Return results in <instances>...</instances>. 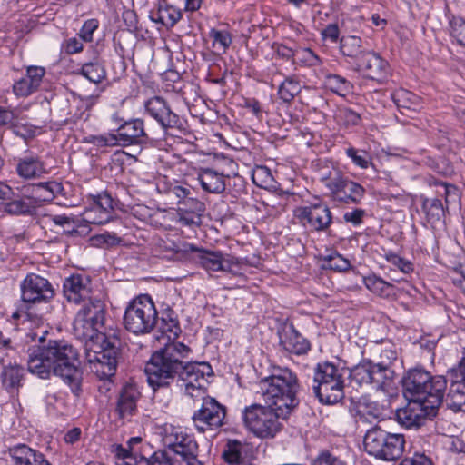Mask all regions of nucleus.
<instances>
[{
	"mask_svg": "<svg viewBox=\"0 0 465 465\" xmlns=\"http://www.w3.org/2000/svg\"><path fill=\"white\" fill-rule=\"evenodd\" d=\"M104 316V303L90 300L78 310L73 323L74 336L85 341L86 359L101 379L114 375L121 345L116 331H102Z\"/></svg>",
	"mask_w": 465,
	"mask_h": 465,
	"instance_id": "obj_1",
	"label": "nucleus"
},
{
	"mask_svg": "<svg viewBox=\"0 0 465 465\" xmlns=\"http://www.w3.org/2000/svg\"><path fill=\"white\" fill-rule=\"evenodd\" d=\"M27 369L41 379H49L52 374L60 377L74 395L81 391L83 372L79 352L64 340H50L46 344L31 349Z\"/></svg>",
	"mask_w": 465,
	"mask_h": 465,
	"instance_id": "obj_2",
	"label": "nucleus"
},
{
	"mask_svg": "<svg viewBox=\"0 0 465 465\" xmlns=\"http://www.w3.org/2000/svg\"><path fill=\"white\" fill-rule=\"evenodd\" d=\"M168 452L154 453L150 459L136 458L121 446H114L113 452L118 465H202L196 457L197 443L181 429H173L164 438Z\"/></svg>",
	"mask_w": 465,
	"mask_h": 465,
	"instance_id": "obj_3",
	"label": "nucleus"
},
{
	"mask_svg": "<svg viewBox=\"0 0 465 465\" xmlns=\"http://www.w3.org/2000/svg\"><path fill=\"white\" fill-rule=\"evenodd\" d=\"M300 384L294 372L289 369H277L259 382L258 393L264 403L281 415H290L299 405Z\"/></svg>",
	"mask_w": 465,
	"mask_h": 465,
	"instance_id": "obj_4",
	"label": "nucleus"
},
{
	"mask_svg": "<svg viewBox=\"0 0 465 465\" xmlns=\"http://www.w3.org/2000/svg\"><path fill=\"white\" fill-rule=\"evenodd\" d=\"M190 352L191 349L182 342L164 343L146 363L144 371L149 386L154 391L168 387L183 369V360Z\"/></svg>",
	"mask_w": 465,
	"mask_h": 465,
	"instance_id": "obj_5",
	"label": "nucleus"
},
{
	"mask_svg": "<svg viewBox=\"0 0 465 465\" xmlns=\"http://www.w3.org/2000/svg\"><path fill=\"white\" fill-rule=\"evenodd\" d=\"M403 395L408 401H415L434 409L444 400L447 379L432 376L423 369H412L402 379Z\"/></svg>",
	"mask_w": 465,
	"mask_h": 465,
	"instance_id": "obj_6",
	"label": "nucleus"
},
{
	"mask_svg": "<svg viewBox=\"0 0 465 465\" xmlns=\"http://www.w3.org/2000/svg\"><path fill=\"white\" fill-rule=\"evenodd\" d=\"M343 371L324 361L314 369L312 391L322 404H336L344 398Z\"/></svg>",
	"mask_w": 465,
	"mask_h": 465,
	"instance_id": "obj_7",
	"label": "nucleus"
},
{
	"mask_svg": "<svg viewBox=\"0 0 465 465\" xmlns=\"http://www.w3.org/2000/svg\"><path fill=\"white\" fill-rule=\"evenodd\" d=\"M405 437L391 433L381 427H372L364 435V450L376 459L385 461L399 460L405 451Z\"/></svg>",
	"mask_w": 465,
	"mask_h": 465,
	"instance_id": "obj_8",
	"label": "nucleus"
},
{
	"mask_svg": "<svg viewBox=\"0 0 465 465\" xmlns=\"http://www.w3.org/2000/svg\"><path fill=\"white\" fill-rule=\"evenodd\" d=\"M289 415H281L280 411L269 405L252 404L244 409L242 418L245 426L257 437L273 438L282 428L281 420Z\"/></svg>",
	"mask_w": 465,
	"mask_h": 465,
	"instance_id": "obj_9",
	"label": "nucleus"
},
{
	"mask_svg": "<svg viewBox=\"0 0 465 465\" xmlns=\"http://www.w3.org/2000/svg\"><path fill=\"white\" fill-rule=\"evenodd\" d=\"M157 323V310L149 295L132 300L124 314V328L136 335L150 333Z\"/></svg>",
	"mask_w": 465,
	"mask_h": 465,
	"instance_id": "obj_10",
	"label": "nucleus"
},
{
	"mask_svg": "<svg viewBox=\"0 0 465 465\" xmlns=\"http://www.w3.org/2000/svg\"><path fill=\"white\" fill-rule=\"evenodd\" d=\"M394 374L384 360L379 363L363 360L351 370L350 376L359 385H371L376 391L390 394L394 387Z\"/></svg>",
	"mask_w": 465,
	"mask_h": 465,
	"instance_id": "obj_11",
	"label": "nucleus"
},
{
	"mask_svg": "<svg viewBox=\"0 0 465 465\" xmlns=\"http://www.w3.org/2000/svg\"><path fill=\"white\" fill-rule=\"evenodd\" d=\"M190 250L194 252L195 262L208 272H228L237 274L243 264L239 258L220 251L197 248L193 245L190 246Z\"/></svg>",
	"mask_w": 465,
	"mask_h": 465,
	"instance_id": "obj_12",
	"label": "nucleus"
},
{
	"mask_svg": "<svg viewBox=\"0 0 465 465\" xmlns=\"http://www.w3.org/2000/svg\"><path fill=\"white\" fill-rule=\"evenodd\" d=\"M213 372L212 367L206 362L183 363L178 375L184 386V392L192 398L203 397L205 393L207 376Z\"/></svg>",
	"mask_w": 465,
	"mask_h": 465,
	"instance_id": "obj_13",
	"label": "nucleus"
},
{
	"mask_svg": "<svg viewBox=\"0 0 465 465\" xmlns=\"http://www.w3.org/2000/svg\"><path fill=\"white\" fill-rule=\"evenodd\" d=\"M203 402L201 408L193 415V421L199 432L214 430L223 424L226 415V409L214 398L201 397Z\"/></svg>",
	"mask_w": 465,
	"mask_h": 465,
	"instance_id": "obj_14",
	"label": "nucleus"
},
{
	"mask_svg": "<svg viewBox=\"0 0 465 465\" xmlns=\"http://www.w3.org/2000/svg\"><path fill=\"white\" fill-rule=\"evenodd\" d=\"M322 180L335 201L358 203L364 195L365 190L361 184L344 178L337 171L331 176L324 177Z\"/></svg>",
	"mask_w": 465,
	"mask_h": 465,
	"instance_id": "obj_15",
	"label": "nucleus"
},
{
	"mask_svg": "<svg viewBox=\"0 0 465 465\" xmlns=\"http://www.w3.org/2000/svg\"><path fill=\"white\" fill-rule=\"evenodd\" d=\"M294 215L302 225L318 232L327 230L332 223L330 208L321 202L296 208Z\"/></svg>",
	"mask_w": 465,
	"mask_h": 465,
	"instance_id": "obj_16",
	"label": "nucleus"
},
{
	"mask_svg": "<svg viewBox=\"0 0 465 465\" xmlns=\"http://www.w3.org/2000/svg\"><path fill=\"white\" fill-rule=\"evenodd\" d=\"M83 220L92 224H104L114 216L113 198L106 193L91 195L82 213Z\"/></svg>",
	"mask_w": 465,
	"mask_h": 465,
	"instance_id": "obj_17",
	"label": "nucleus"
},
{
	"mask_svg": "<svg viewBox=\"0 0 465 465\" xmlns=\"http://www.w3.org/2000/svg\"><path fill=\"white\" fill-rule=\"evenodd\" d=\"M115 137L118 146L123 147L132 145L143 146L149 140V136L145 132L144 123L139 118L124 121L115 130Z\"/></svg>",
	"mask_w": 465,
	"mask_h": 465,
	"instance_id": "obj_18",
	"label": "nucleus"
},
{
	"mask_svg": "<svg viewBox=\"0 0 465 465\" xmlns=\"http://www.w3.org/2000/svg\"><path fill=\"white\" fill-rule=\"evenodd\" d=\"M22 300L25 302L47 301L54 295L49 282L35 273L28 274L21 282Z\"/></svg>",
	"mask_w": 465,
	"mask_h": 465,
	"instance_id": "obj_19",
	"label": "nucleus"
},
{
	"mask_svg": "<svg viewBox=\"0 0 465 465\" xmlns=\"http://www.w3.org/2000/svg\"><path fill=\"white\" fill-rule=\"evenodd\" d=\"M141 393L136 385L125 384L117 396L114 413L123 421H130L138 412L137 403Z\"/></svg>",
	"mask_w": 465,
	"mask_h": 465,
	"instance_id": "obj_20",
	"label": "nucleus"
},
{
	"mask_svg": "<svg viewBox=\"0 0 465 465\" xmlns=\"http://www.w3.org/2000/svg\"><path fill=\"white\" fill-rule=\"evenodd\" d=\"M357 67L365 75L378 82L386 80L390 74V66L379 54L367 50L362 57L358 61Z\"/></svg>",
	"mask_w": 465,
	"mask_h": 465,
	"instance_id": "obj_21",
	"label": "nucleus"
},
{
	"mask_svg": "<svg viewBox=\"0 0 465 465\" xmlns=\"http://www.w3.org/2000/svg\"><path fill=\"white\" fill-rule=\"evenodd\" d=\"M145 109L165 129L179 128L182 125L180 117L159 96L149 99L145 103Z\"/></svg>",
	"mask_w": 465,
	"mask_h": 465,
	"instance_id": "obj_22",
	"label": "nucleus"
},
{
	"mask_svg": "<svg viewBox=\"0 0 465 465\" xmlns=\"http://www.w3.org/2000/svg\"><path fill=\"white\" fill-rule=\"evenodd\" d=\"M64 292L66 299L74 303H86L96 299L92 298L89 279L81 274L72 275L64 281Z\"/></svg>",
	"mask_w": 465,
	"mask_h": 465,
	"instance_id": "obj_23",
	"label": "nucleus"
},
{
	"mask_svg": "<svg viewBox=\"0 0 465 465\" xmlns=\"http://www.w3.org/2000/svg\"><path fill=\"white\" fill-rule=\"evenodd\" d=\"M45 69L42 66L31 65L26 68V74L13 85L14 94L17 97H27L40 87Z\"/></svg>",
	"mask_w": 465,
	"mask_h": 465,
	"instance_id": "obj_24",
	"label": "nucleus"
},
{
	"mask_svg": "<svg viewBox=\"0 0 465 465\" xmlns=\"http://www.w3.org/2000/svg\"><path fill=\"white\" fill-rule=\"evenodd\" d=\"M427 405L415 401H409L408 404L397 410L395 419L397 422L407 429L419 428L425 420Z\"/></svg>",
	"mask_w": 465,
	"mask_h": 465,
	"instance_id": "obj_25",
	"label": "nucleus"
},
{
	"mask_svg": "<svg viewBox=\"0 0 465 465\" xmlns=\"http://www.w3.org/2000/svg\"><path fill=\"white\" fill-rule=\"evenodd\" d=\"M458 374L459 371L453 368L448 372L450 389L444 399L452 411H465V379H460Z\"/></svg>",
	"mask_w": 465,
	"mask_h": 465,
	"instance_id": "obj_26",
	"label": "nucleus"
},
{
	"mask_svg": "<svg viewBox=\"0 0 465 465\" xmlns=\"http://www.w3.org/2000/svg\"><path fill=\"white\" fill-rule=\"evenodd\" d=\"M13 465H51L40 451L25 444H18L7 450Z\"/></svg>",
	"mask_w": 465,
	"mask_h": 465,
	"instance_id": "obj_27",
	"label": "nucleus"
},
{
	"mask_svg": "<svg viewBox=\"0 0 465 465\" xmlns=\"http://www.w3.org/2000/svg\"><path fill=\"white\" fill-rule=\"evenodd\" d=\"M280 344L286 351L296 355L304 354L310 350L309 341L292 325L280 334Z\"/></svg>",
	"mask_w": 465,
	"mask_h": 465,
	"instance_id": "obj_28",
	"label": "nucleus"
},
{
	"mask_svg": "<svg viewBox=\"0 0 465 465\" xmlns=\"http://www.w3.org/2000/svg\"><path fill=\"white\" fill-rule=\"evenodd\" d=\"M0 364L2 366L0 377L3 386L6 390L18 387L23 377V369L15 361H13L12 357H9L8 353L7 358L0 357Z\"/></svg>",
	"mask_w": 465,
	"mask_h": 465,
	"instance_id": "obj_29",
	"label": "nucleus"
},
{
	"mask_svg": "<svg viewBox=\"0 0 465 465\" xmlns=\"http://www.w3.org/2000/svg\"><path fill=\"white\" fill-rule=\"evenodd\" d=\"M15 170L18 176L25 180L37 179L47 173L45 163L37 156L19 158Z\"/></svg>",
	"mask_w": 465,
	"mask_h": 465,
	"instance_id": "obj_30",
	"label": "nucleus"
},
{
	"mask_svg": "<svg viewBox=\"0 0 465 465\" xmlns=\"http://www.w3.org/2000/svg\"><path fill=\"white\" fill-rule=\"evenodd\" d=\"M25 190L30 194L35 205L39 202L53 200L57 194L62 193L63 185L61 183L50 181L25 187Z\"/></svg>",
	"mask_w": 465,
	"mask_h": 465,
	"instance_id": "obj_31",
	"label": "nucleus"
},
{
	"mask_svg": "<svg viewBox=\"0 0 465 465\" xmlns=\"http://www.w3.org/2000/svg\"><path fill=\"white\" fill-rule=\"evenodd\" d=\"M198 181L203 190L210 193H222L226 188L225 176L211 168L203 169L198 174Z\"/></svg>",
	"mask_w": 465,
	"mask_h": 465,
	"instance_id": "obj_32",
	"label": "nucleus"
},
{
	"mask_svg": "<svg viewBox=\"0 0 465 465\" xmlns=\"http://www.w3.org/2000/svg\"><path fill=\"white\" fill-rule=\"evenodd\" d=\"M182 17L181 11L165 2H161L155 11L151 13V19L166 27H173Z\"/></svg>",
	"mask_w": 465,
	"mask_h": 465,
	"instance_id": "obj_33",
	"label": "nucleus"
},
{
	"mask_svg": "<svg viewBox=\"0 0 465 465\" xmlns=\"http://www.w3.org/2000/svg\"><path fill=\"white\" fill-rule=\"evenodd\" d=\"M13 196H11V200H5L3 203V210L9 214L21 215L30 213L35 206L30 194L26 192L22 197L14 198Z\"/></svg>",
	"mask_w": 465,
	"mask_h": 465,
	"instance_id": "obj_34",
	"label": "nucleus"
},
{
	"mask_svg": "<svg viewBox=\"0 0 465 465\" xmlns=\"http://www.w3.org/2000/svg\"><path fill=\"white\" fill-rule=\"evenodd\" d=\"M340 51L342 55L359 61L364 53L367 52L362 47V41L356 35L342 36L340 41Z\"/></svg>",
	"mask_w": 465,
	"mask_h": 465,
	"instance_id": "obj_35",
	"label": "nucleus"
},
{
	"mask_svg": "<svg viewBox=\"0 0 465 465\" xmlns=\"http://www.w3.org/2000/svg\"><path fill=\"white\" fill-rule=\"evenodd\" d=\"M45 223H52L57 230H61L63 233L72 234L77 232V220L70 214H45ZM59 232V231H56Z\"/></svg>",
	"mask_w": 465,
	"mask_h": 465,
	"instance_id": "obj_36",
	"label": "nucleus"
},
{
	"mask_svg": "<svg viewBox=\"0 0 465 465\" xmlns=\"http://www.w3.org/2000/svg\"><path fill=\"white\" fill-rule=\"evenodd\" d=\"M158 331L162 334L164 343H175L173 341L178 337L181 329L176 319L168 315V318L163 316L157 317V323L155 325Z\"/></svg>",
	"mask_w": 465,
	"mask_h": 465,
	"instance_id": "obj_37",
	"label": "nucleus"
},
{
	"mask_svg": "<svg viewBox=\"0 0 465 465\" xmlns=\"http://www.w3.org/2000/svg\"><path fill=\"white\" fill-rule=\"evenodd\" d=\"M80 74L91 83L99 84L105 79L106 70L98 59H94V61L85 63L82 65Z\"/></svg>",
	"mask_w": 465,
	"mask_h": 465,
	"instance_id": "obj_38",
	"label": "nucleus"
},
{
	"mask_svg": "<svg viewBox=\"0 0 465 465\" xmlns=\"http://www.w3.org/2000/svg\"><path fill=\"white\" fill-rule=\"evenodd\" d=\"M449 34L453 43L465 47V18L460 15L450 17Z\"/></svg>",
	"mask_w": 465,
	"mask_h": 465,
	"instance_id": "obj_39",
	"label": "nucleus"
},
{
	"mask_svg": "<svg viewBox=\"0 0 465 465\" xmlns=\"http://www.w3.org/2000/svg\"><path fill=\"white\" fill-rule=\"evenodd\" d=\"M391 99L398 108L416 110L419 105V97L405 89L393 92Z\"/></svg>",
	"mask_w": 465,
	"mask_h": 465,
	"instance_id": "obj_40",
	"label": "nucleus"
},
{
	"mask_svg": "<svg viewBox=\"0 0 465 465\" xmlns=\"http://www.w3.org/2000/svg\"><path fill=\"white\" fill-rule=\"evenodd\" d=\"M300 83L294 77H286L278 88V96L284 103L292 102L300 93Z\"/></svg>",
	"mask_w": 465,
	"mask_h": 465,
	"instance_id": "obj_41",
	"label": "nucleus"
},
{
	"mask_svg": "<svg viewBox=\"0 0 465 465\" xmlns=\"http://www.w3.org/2000/svg\"><path fill=\"white\" fill-rule=\"evenodd\" d=\"M326 86L333 93L345 96L351 91V83L344 77L338 74H330L325 79Z\"/></svg>",
	"mask_w": 465,
	"mask_h": 465,
	"instance_id": "obj_42",
	"label": "nucleus"
},
{
	"mask_svg": "<svg viewBox=\"0 0 465 465\" xmlns=\"http://www.w3.org/2000/svg\"><path fill=\"white\" fill-rule=\"evenodd\" d=\"M363 282L368 290L379 296L389 295L391 285L376 275L364 277Z\"/></svg>",
	"mask_w": 465,
	"mask_h": 465,
	"instance_id": "obj_43",
	"label": "nucleus"
},
{
	"mask_svg": "<svg viewBox=\"0 0 465 465\" xmlns=\"http://www.w3.org/2000/svg\"><path fill=\"white\" fill-rule=\"evenodd\" d=\"M323 268L336 272H345L351 267L350 262L338 252H332L323 258Z\"/></svg>",
	"mask_w": 465,
	"mask_h": 465,
	"instance_id": "obj_44",
	"label": "nucleus"
},
{
	"mask_svg": "<svg viewBox=\"0 0 465 465\" xmlns=\"http://www.w3.org/2000/svg\"><path fill=\"white\" fill-rule=\"evenodd\" d=\"M209 35L213 39V46L214 48L218 47L223 53H224L232 45V37L226 30H217L213 28Z\"/></svg>",
	"mask_w": 465,
	"mask_h": 465,
	"instance_id": "obj_45",
	"label": "nucleus"
},
{
	"mask_svg": "<svg viewBox=\"0 0 465 465\" xmlns=\"http://www.w3.org/2000/svg\"><path fill=\"white\" fill-rule=\"evenodd\" d=\"M253 183L259 187H267L272 185L273 176L271 170L266 166H257L252 175Z\"/></svg>",
	"mask_w": 465,
	"mask_h": 465,
	"instance_id": "obj_46",
	"label": "nucleus"
},
{
	"mask_svg": "<svg viewBox=\"0 0 465 465\" xmlns=\"http://www.w3.org/2000/svg\"><path fill=\"white\" fill-rule=\"evenodd\" d=\"M385 259L389 262L392 266L397 268L399 271L403 272L404 274H409L413 272L414 267L411 262L406 260L398 254L389 252L385 254Z\"/></svg>",
	"mask_w": 465,
	"mask_h": 465,
	"instance_id": "obj_47",
	"label": "nucleus"
},
{
	"mask_svg": "<svg viewBox=\"0 0 465 465\" xmlns=\"http://www.w3.org/2000/svg\"><path fill=\"white\" fill-rule=\"evenodd\" d=\"M85 142L97 147L118 146L115 133H105L99 135H89Z\"/></svg>",
	"mask_w": 465,
	"mask_h": 465,
	"instance_id": "obj_48",
	"label": "nucleus"
},
{
	"mask_svg": "<svg viewBox=\"0 0 465 465\" xmlns=\"http://www.w3.org/2000/svg\"><path fill=\"white\" fill-rule=\"evenodd\" d=\"M346 155L351 159L355 165L361 169L368 168L371 163V157L366 151H360L354 147H349L346 149Z\"/></svg>",
	"mask_w": 465,
	"mask_h": 465,
	"instance_id": "obj_49",
	"label": "nucleus"
},
{
	"mask_svg": "<svg viewBox=\"0 0 465 465\" xmlns=\"http://www.w3.org/2000/svg\"><path fill=\"white\" fill-rule=\"evenodd\" d=\"M242 445L240 442L228 441L226 449L223 452V459L228 463H239L242 460Z\"/></svg>",
	"mask_w": 465,
	"mask_h": 465,
	"instance_id": "obj_50",
	"label": "nucleus"
},
{
	"mask_svg": "<svg viewBox=\"0 0 465 465\" xmlns=\"http://www.w3.org/2000/svg\"><path fill=\"white\" fill-rule=\"evenodd\" d=\"M178 221L184 226L199 225L203 214L189 212L185 208L177 209Z\"/></svg>",
	"mask_w": 465,
	"mask_h": 465,
	"instance_id": "obj_51",
	"label": "nucleus"
},
{
	"mask_svg": "<svg viewBox=\"0 0 465 465\" xmlns=\"http://www.w3.org/2000/svg\"><path fill=\"white\" fill-rule=\"evenodd\" d=\"M423 210L428 215L440 218L444 213L442 203L440 199H426L423 202Z\"/></svg>",
	"mask_w": 465,
	"mask_h": 465,
	"instance_id": "obj_52",
	"label": "nucleus"
},
{
	"mask_svg": "<svg viewBox=\"0 0 465 465\" xmlns=\"http://www.w3.org/2000/svg\"><path fill=\"white\" fill-rule=\"evenodd\" d=\"M312 465H346V463L328 450H323L312 461Z\"/></svg>",
	"mask_w": 465,
	"mask_h": 465,
	"instance_id": "obj_53",
	"label": "nucleus"
},
{
	"mask_svg": "<svg viewBox=\"0 0 465 465\" xmlns=\"http://www.w3.org/2000/svg\"><path fill=\"white\" fill-rule=\"evenodd\" d=\"M99 22L97 19L92 18L85 21L80 30V38L85 42L93 40L94 32L98 28Z\"/></svg>",
	"mask_w": 465,
	"mask_h": 465,
	"instance_id": "obj_54",
	"label": "nucleus"
},
{
	"mask_svg": "<svg viewBox=\"0 0 465 465\" xmlns=\"http://www.w3.org/2000/svg\"><path fill=\"white\" fill-rule=\"evenodd\" d=\"M399 465H432V461L425 454L415 453L411 457L402 459Z\"/></svg>",
	"mask_w": 465,
	"mask_h": 465,
	"instance_id": "obj_55",
	"label": "nucleus"
},
{
	"mask_svg": "<svg viewBox=\"0 0 465 465\" xmlns=\"http://www.w3.org/2000/svg\"><path fill=\"white\" fill-rule=\"evenodd\" d=\"M179 208H185L189 212H193L201 214H203L205 211L204 203L193 197H189L186 200L183 201Z\"/></svg>",
	"mask_w": 465,
	"mask_h": 465,
	"instance_id": "obj_56",
	"label": "nucleus"
},
{
	"mask_svg": "<svg viewBox=\"0 0 465 465\" xmlns=\"http://www.w3.org/2000/svg\"><path fill=\"white\" fill-rule=\"evenodd\" d=\"M340 117L343 120V124L349 125H358L361 122V116L358 113L350 108H344L340 111Z\"/></svg>",
	"mask_w": 465,
	"mask_h": 465,
	"instance_id": "obj_57",
	"label": "nucleus"
},
{
	"mask_svg": "<svg viewBox=\"0 0 465 465\" xmlns=\"http://www.w3.org/2000/svg\"><path fill=\"white\" fill-rule=\"evenodd\" d=\"M8 354H15L14 341L10 337L0 334V357L7 358ZM11 357V355H9Z\"/></svg>",
	"mask_w": 465,
	"mask_h": 465,
	"instance_id": "obj_58",
	"label": "nucleus"
},
{
	"mask_svg": "<svg viewBox=\"0 0 465 465\" xmlns=\"http://www.w3.org/2000/svg\"><path fill=\"white\" fill-rule=\"evenodd\" d=\"M365 214V211L362 209H355L351 212H346L343 215V219L347 223H351L353 225H359L362 223V218Z\"/></svg>",
	"mask_w": 465,
	"mask_h": 465,
	"instance_id": "obj_59",
	"label": "nucleus"
},
{
	"mask_svg": "<svg viewBox=\"0 0 465 465\" xmlns=\"http://www.w3.org/2000/svg\"><path fill=\"white\" fill-rule=\"evenodd\" d=\"M84 48L81 39L76 37L69 38L65 42L64 50L69 54L80 53Z\"/></svg>",
	"mask_w": 465,
	"mask_h": 465,
	"instance_id": "obj_60",
	"label": "nucleus"
},
{
	"mask_svg": "<svg viewBox=\"0 0 465 465\" xmlns=\"http://www.w3.org/2000/svg\"><path fill=\"white\" fill-rule=\"evenodd\" d=\"M339 35L340 30L337 24H330L322 31V37L331 40L332 43L337 42Z\"/></svg>",
	"mask_w": 465,
	"mask_h": 465,
	"instance_id": "obj_61",
	"label": "nucleus"
},
{
	"mask_svg": "<svg viewBox=\"0 0 465 465\" xmlns=\"http://www.w3.org/2000/svg\"><path fill=\"white\" fill-rule=\"evenodd\" d=\"M131 213L141 221H145L150 216V210L142 204L134 206L131 210Z\"/></svg>",
	"mask_w": 465,
	"mask_h": 465,
	"instance_id": "obj_62",
	"label": "nucleus"
},
{
	"mask_svg": "<svg viewBox=\"0 0 465 465\" xmlns=\"http://www.w3.org/2000/svg\"><path fill=\"white\" fill-rule=\"evenodd\" d=\"M171 193H173L176 198L179 199V203H181V200L184 201L191 193V191L188 187H184L182 185H174L171 188Z\"/></svg>",
	"mask_w": 465,
	"mask_h": 465,
	"instance_id": "obj_63",
	"label": "nucleus"
},
{
	"mask_svg": "<svg viewBox=\"0 0 465 465\" xmlns=\"http://www.w3.org/2000/svg\"><path fill=\"white\" fill-rule=\"evenodd\" d=\"M80 435L81 430L78 428H74L65 433L64 440L66 443L73 444L80 439Z\"/></svg>",
	"mask_w": 465,
	"mask_h": 465,
	"instance_id": "obj_64",
	"label": "nucleus"
}]
</instances>
